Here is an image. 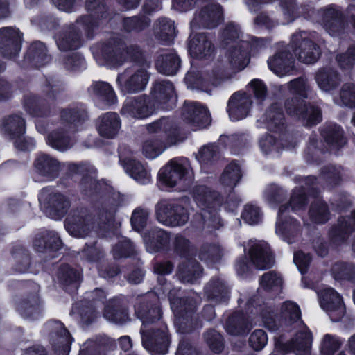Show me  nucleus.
<instances>
[{"instance_id": "f257e3e1", "label": "nucleus", "mask_w": 355, "mask_h": 355, "mask_svg": "<svg viewBox=\"0 0 355 355\" xmlns=\"http://www.w3.org/2000/svg\"><path fill=\"white\" fill-rule=\"evenodd\" d=\"M87 117L86 110L82 105L63 110L60 118L64 127L57 128L48 135V144L60 151L71 148L73 141L70 134L76 132Z\"/></svg>"}, {"instance_id": "f03ea898", "label": "nucleus", "mask_w": 355, "mask_h": 355, "mask_svg": "<svg viewBox=\"0 0 355 355\" xmlns=\"http://www.w3.org/2000/svg\"><path fill=\"white\" fill-rule=\"evenodd\" d=\"M248 310L257 314L260 312L263 324L270 331H276L280 327H288L301 322V310L298 304L291 300L284 302L279 309V318L270 307L261 308L255 304V300L250 299L248 302Z\"/></svg>"}, {"instance_id": "7ed1b4c3", "label": "nucleus", "mask_w": 355, "mask_h": 355, "mask_svg": "<svg viewBox=\"0 0 355 355\" xmlns=\"http://www.w3.org/2000/svg\"><path fill=\"white\" fill-rule=\"evenodd\" d=\"M193 198L201 209L200 216L204 221V229L208 232L218 230L223 226L217 211L222 205V198L215 191L205 185L196 186L193 191Z\"/></svg>"}, {"instance_id": "20e7f679", "label": "nucleus", "mask_w": 355, "mask_h": 355, "mask_svg": "<svg viewBox=\"0 0 355 355\" xmlns=\"http://www.w3.org/2000/svg\"><path fill=\"white\" fill-rule=\"evenodd\" d=\"M189 200L187 197L161 200L155 207L156 219L166 227H182L189 220Z\"/></svg>"}, {"instance_id": "39448f33", "label": "nucleus", "mask_w": 355, "mask_h": 355, "mask_svg": "<svg viewBox=\"0 0 355 355\" xmlns=\"http://www.w3.org/2000/svg\"><path fill=\"white\" fill-rule=\"evenodd\" d=\"M85 8L88 14L79 17L77 24H82L85 35L91 37L97 28L107 25L114 15L109 11L106 0H86Z\"/></svg>"}, {"instance_id": "423d86ee", "label": "nucleus", "mask_w": 355, "mask_h": 355, "mask_svg": "<svg viewBox=\"0 0 355 355\" xmlns=\"http://www.w3.org/2000/svg\"><path fill=\"white\" fill-rule=\"evenodd\" d=\"M144 327H141L142 345L148 351L153 354H165L171 343L170 335L166 325L160 323L146 329V324L150 320L146 315L142 313Z\"/></svg>"}, {"instance_id": "0eeeda50", "label": "nucleus", "mask_w": 355, "mask_h": 355, "mask_svg": "<svg viewBox=\"0 0 355 355\" xmlns=\"http://www.w3.org/2000/svg\"><path fill=\"white\" fill-rule=\"evenodd\" d=\"M131 50H136L137 53L139 52L137 47L130 46L128 49L121 40L112 38L100 45L95 56L101 65L118 67L126 62L128 55L131 54Z\"/></svg>"}, {"instance_id": "6e6552de", "label": "nucleus", "mask_w": 355, "mask_h": 355, "mask_svg": "<svg viewBox=\"0 0 355 355\" xmlns=\"http://www.w3.org/2000/svg\"><path fill=\"white\" fill-rule=\"evenodd\" d=\"M168 290L171 309L176 317L178 331L181 334L189 333L191 331L192 315L196 310V303L191 298L176 296L178 291L171 290L169 285L165 286L164 292Z\"/></svg>"}, {"instance_id": "1a4fd4ad", "label": "nucleus", "mask_w": 355, "mask_h": 355, "mask_svg": "<svg viewBox=\"0 0 355 355\" xmlns=\"http://www.w3.org/2000/svg\"><path fill=\"white\" fill-rule=\"evenodd\" d=\"M193 177L190 162L184 157L170 160L159 171L160 181L169 187H174L181 182L189 183Z\"/></svg>"}, {"instance_id": "9d476101", "label": "nucleus", "mask_w": 355, "mask_h": 355, "mask_svg": "<svg viewBox=\"0 0 355 355\" xmlns=\"http://www.w3.org/2000/svg\"><path fill=\"white\" fill-rule=\"evenodd\" d=\"M150 64H134L125 69L118 75L116 82L121 89L127 93L134 94L144 90L149 80L148 69Z\"/></svg>"}, {"instance_id": "9b49d317", "label": "nucleus", "mask_w": 355, "mask_h": 355, "mask_svg": "<svg viewBox=\"0 0 355 355\" xmlns=\"http://www.w3.org/2000/svg\"><path fill=\"white\" fill-rule=\"evenodd\" d=\"M285 109L287 114L304 125H313L322 120L321 109L313 104L306 103L299 97H291L286 100Z\"/></svg>"}, {"instance_id": "f8f14e48", "label": "nucleus", "mask_w": 355, "mask_h": 355, "mask_svg": "<svg viewBox=\"0 0 355 355\" xmlns=\"http://www.w3.org/2000/svg\"><path fill=\"white\" fill-rule=\"evenodd\" d=\"M65 228L69 234L82 238L96 230L94 217L85 208L73 209L65 220Z\"/></svg>"}, {"instance_id": "ddd939ff", "label": "nucleus", "mask_w": 355, "mask_h": 355, "mask_svg": "<svg viewBox=\"0 0 355 355\" xmlns=\"http://www.w3.org/2000/svg\"><path fill=\"white\" fill-rule=\"evenodd\" d=\"M39 201L46 215L54 220L63 218L71 207L68 197L60 193H50L47 189L41 191Z\"/></svg>"}, {"instance_id": "4468645a", "label": "nucleus", "mask_w": 355, "mask_h": 355, "mask_svg": "<svg viewBox=\"0 0 355 355\" xmlns=\"http://www.w3.org/2000/svg\"><path fill=\"white\" fill-rule=\"evenodd\" d=\"M291 46L298 60L304 64L315 62L321 54L320 47L309 38L306 32L293 34Z\"/></svg>"}, {"instance_id": "2eb2a0df", "label": "nucleus", "mask_w": 355, "mask_h": 355, "mask_svg": "<svg viewBox=\"0 0 355 355\" xmlns=\"http://www.w3.org/2000/svg\"><path fill=\"white\" fill-rule=\"evenodd\" d=\"M1 130L10 139H15V146L21 150H29V144L22 138L25 132L24 119L19 114H12L5 117L1 122Z\"/></svg>"}, {"instance_id": "dca6fc26", "label": "nucleus", "mask_w": 355, "mask_h": 355, "mask_svg": "<svg viewBox=\"0 0 355 355\" xmlns=\"http://www.w3.org/2000/svg\"><path fill=\"white\" fill-rule=\"evenodd\" d=\"M224 80L223 70L215 69L211 73H202L191 69L187 73L184 80L188 87L207 92L209 86H217Z\"/></svg>"}, {"instance_id": "f3484780", "label": "nucleus", "mask_w": 355, "mask_h": 355, "mask_svg": "<svg viewBox=\"0 0 355 355\" xmlns=\"http://www.w3.org/2000/svg\"><path fill=\"white\" fill-rule=\"evenodd\" d=\"M223 19V9L220 5L211 3L203 6L195 13L191 22L192 29L198 28H213Z\"/></svg>"}, {"instance_id": "a211bd4d", "label": "nucleus", "mask_w": 355, "mask_h": 355, "mask_svg": "<svg viewBox=\"0 0 355 355\" xmlns=\"http://www.w3.org/2000/svg\"><path fill=\"white\" fill-rule=\"evenodd\" d=\"M319 295L321 308L332 322H338L345 313V308L338 293L331 288L322 290Z\"/></svg>"}, {"instance_id": "6ab92c4d", "label": "nucleus", "mask_w": 355, "mask_h": 355, "mask_svg": "<svg viewBox=\"0 0 355 355\" xmlns=\"http://www.w3.org/2000/svg\"><path fill=\"white\" fill-rule=\"evenodd\" d=\"M155 105H152L150 98L144 95L127 98L123 105L122 115L142 119L150 116L155 111Z\"/></svg>"}, {"instance_id": "aec40b11", "label": "nucleus", "mask_w": 355, "mask_h": 355, "mask_svg": "<svg viewBox=\"0 0 355 355\" xmlns=\"http://www.w3.org/2000/svg\"><path fill=\"white\" fill-rule=\"evenodd\" d=\"M119 160L126 173L135 180L145 184L150 181L149 171L141 163L135 159L132 153L125 146L119 148Z\"/></svg>"}, {"instance_id": "412c9836", "label": "nucleus", "mask_w": 355, "mask_h": 355, "mask_svg": "<svg viewBox=\"0 0 355 355\" xmlns=\"http://www.w3.org/2000/svg\"><path fill=\"white\" fill-rule=\"evenodd\" d=\"M158 297L155 293H148L146 295L138 299V302L135 305V313L142 322L141 327H144V320L142 313L149 318L150 321L146 324V329L149 327L155 325L156 322L161 318V310L157 305Z\"/></svg>"}, {"instance_id": "4be33fe9", "label": "nucleus", "mask_w": 355, "mask_h": 355, "mask_svg": "<svg viewBox=\"0 0 355 355\" xmlns=\"http://www.w3.org/2000/svg\"><path fill=\"white\" fill-rule=\"evenodd\" d=\"M151 95L155 107L164 110L171 109L177 101L173 85L168 80H157L153 84Z\"/></svg>"}, {"instance_id": "5701e85b", "label": "nucleus", "mask_w": 355, "mask_h": 355, "mask_svg": "<svg viewBox=\"0 0 355 355\" xmlns=\"http://www.w3.org/2000/svg\"><path fill=\"white\" fill-rule=\"evenodd\" d=\"M288 209L286 205H281L279 209L276 224V233L288 243L295 241L300 233V223L293 218L287 217L285 211Z\"/></svg>"}, {"instance_id": "b1692460", "label": "nucleus", "mask_w": 355, "mask_h": 355, "mask_svg": "<svg viewBox=\"0 0 355 355\" xmlns=\"http://www.w3.org/2000/svg\"><path fill=\"white\" fill-rule=\"evenodd\" d=\"M52 89V94L49 93L47 98H38L36 96L30 94L24 98V107L28 113L33 116L44 117L47 116L51 110L55 99L56 89L47 86L46 92Z\"/></svg>"}, {"instance_id": "393cba45", "label": "nucleus", "mask_w": 355, "mask_h": 355, "mask_svg": "<svg viewBox=\"0 0 355 355\" xmlns=\"http://www.w3.org/2000/svg\"><path fill=\"white\" fill-rule=\"evenodd\" d=\"M182 116L184 121L198 128H206L211 121L207 110L197 102L186 101Z\"/></svg>"}, {"instance_id": "a878e982", "label": "nucleus", "mask_w": 355, "mask_h": 355, "mask_svg": "<svg viewBox=\"0 0 355 355\" xmlns=\"http://www.w3.org/2000/svg\"><path fill=\"white\" fill-rule=\"evenodd\" d=\"M83 31L85 32L82 24H77L76 20L57 35L58 47L62 51L77 49L83 44Z\"/></svg>"}, {"instance_id": "bb28decb", "label": "nucleus", "mask_w": 355, "mask_h": 355, "mask_svg": "<svg viewBox=\"0 0 355 355\" xmlns=\"http://www.w3.org/2000/svg\"><path fill=\"white\" fill-rule=\"evenodd\" d=\"M21 37L18 29L6 27L0 29V52L6 58L16 56L21 49Z\"/></svg>"}, {"instance_id": "cd10ccee", "label": "nucleus", "mask_w": 355, "mask_h": 355, "mask_svg": "<svg viewBox=\"0 0 355 355\" xmlns=\"http://www.w3.org/2000/svg\"><path fill=\"white\" fill-rule=\"evenodd\" d=\"M147 130L149 133L159 134L168 146L175 145L182 140L178 129L174 125L173 121L168 118H161L148 124Z\"/></svg>"}, {"instance_id": "c85d7f7f", "label": "nucleus", "mask_w": 355, "mask_h": 355, "mask_svg": "<svg viewBox=\"0 0 355 355\" xmlns=\"http://www.w3.org/2000/svg\"><path fill=\"white\" fill-rule=\"evenodd\" d=\"M67 169L71 175L78 173L83 175L80 182V188L84 195L89 196L97 192L98 190V183L93 175L94 172L92 171V169L87 164L69 163L67 164Z\"/></svg>"}, {"instance_id": "c756f323", "label": "nucleus", "mask_w": 355, "mask_h": 355, "mask_svg": "<svg viewBox=\"0 0 355 355\" xmlns=\"http://www.w3.org/2000/svg\"><path fill=\"white\" fill-rule=\"evenodd\" d=\"M294 58L287 47L277 52L268 60V65L271 71L279 76L291 74L294 70Z\"/></svg>"}, {"instance_id": "7c9ffc66", "label": "nucleus", "mask_w": 355, "mask_h": 355, "mask_svg": "<svg viewBox=\"0 0 355 355\" xmlns=\"http://www.w3.org/2000/svg\"><path fill=\"white\" fill-rule=\"evenodd\" d=\"M252 102L250 95L246 93H234L227 103V110L231 120L238 121L245 118L249 112Z\"/></svg>"}, {"instance_id": "2f4dec72", "label": "nucleus", "mask_w": 355, "mask_h": 355, "mask_svg": "<svg viewBox=\"0 0 355 355\" xmlns=\"http://www.w3.org/2000/svg\"><path fill=\"white\" fill-rule=\"evenodd\" d=\"M49 325L53 330V334L51 336V343L55 351L59 355H67L73 341L69 332L60 322H50Z\"/></svg>"}, {"instance_id": "473e14b6", "label": "nucleus", "mask_w": 355, "mask_h": 355, "mask_svg": "<svg viewBox=\"0 0 355 355\" xmlns=\"http://www.w3.org/2000/svg\"><path fill=\"white\" fill-rule=\"evenodd\" d=\"M249 256L252 263L259 270L271 268L274 263V258L268 245L262 241H257L250 245Z\"/></svg>"}, {"instance_id": "72a5a7b5", "label": "nucleus", "mask_w": 355, "mask_h": 355, "mask_svg": "<svg viewBox=\"0 0 355 355\" xmlns=\"http://www.w3.org/2000/svg\"><path fill=\"white\" fill-rule=\"evenodd\" d=\"M225 49V58L230 67L242 70L247 66L249 62V44L247 42L242 41L241 44L231 45Z\"/></svg>"}, {"instance_id": "f704fd0d", "label": "nucleus", "mask_w": 355, "mask_h": 355, "mask_svg": "<svg viewBox=\"0 0 355 355\" xmlns=\"http://www.w3.org/2000/svg\"><path fill=\"white\" fill-rule=\"evenodd\" d=\"M313 337L311 331L304 327L297 331L294 337L285 345L282 349L293 352L296 355H308L310 353Z\"/></svg>"}, {"instance_id": "c9c22d12", "label": "nucleus", "mask_w": 355, "mask_h": 355, "mask_svg": "<svg viewBox=\"0 0 355 355\" xmlns=\"http://www.w3.org/2000/svg\"><path fill=\"white\" fill-rule=\"evenodd\" d=\"M189 51L192 57L201 59L211 56L214 51V46L206 34H191L189 41Z\"/></svg>"}, {"instance_id": "e433bc0d", "label": "nucleus", "mask_w": 355, "mask_h": 355, "mask_svg": "<svg viewBox=\"0 0 355 355\" xmlns=\"http://www.w3.org/2000/svg\"><path fill=\"white\" fill-rule=\"evenodd\" d=\"M121 128V120L115 112H107L98 119L97 130L99 135L107 139H113Z\"/></svg>"}, {"instance_id": "4c0bfd02", "label": "nucleus", "mask_w": 355, "mask_h": 355, "mask_svg": "<svg viewBox=\"0 0 355 355\" xmlns=\"http://www.w3.org/2000/svg\"><path fill=\"white\" fill-rule=\"evenodd\" d=\"M315 80L318 87L327 93H331L336 90L341 82L340 74L331 68L318 70L315 76Z\"/></svg>"}, {"instance_id": "58836bf2", "label": "nucleus", "mask_w": 355, "mask_h": 355, "mask_svg": "<svg viewBox=\"0 0 355 355\" xmlns=\"http://www.w3.org/2000/svg\"><path fill=\"white\" fill-rule=\"evenodd\" d=\"M355 231V211L351 216L341 217L329 231V236L335 243L344 241L349 234Z\"/></svg>"}, {"instance_id": "ea45409f", "label": "nucleus", "mask_w": 355, "mask_h": 355, "mask_svg": "<svg viewBox=\"0 0 355 355\" xmlns=\"http://www.w3.org/2000/svg\"><path fill=\"white\" fill-rule=\"evenodd\" d=\"M322 24L329 35H335L343 27L341 12L334 6L326 8L322 13Z\"/></svg>"}, {"instance_id": "a19ab883", "label": "nucleus", "mask_w": 355, "mask_h": 355, "mask_svg": "<svg viewBox=\"0 0 355 355\" xmlns=\"http://www.w3.org/2000/svg\"><path fill=\"white\" fill-rule=\"evenodd\" d=\"M143 237L146 245L155 252L168 248L171 241L169 233L158 227L151 228Z\"/></svg>"}, {"instance_id": "79ce46f5", "label": "nucleus", "mask_w": 355, "mask_h": 355, "mask_svg": "<svg viewBox=\"0 0 355 355\" xmlns=\"http://www.w3.org/2000/svg\"><path fill=\"white\" fill-rule=\"evenodd\" d=\"M67 164H61L54 157L46 154L40 155L35 161V166L37 171L42 175L50 178H54L59 174L60 169Z\"/></svg>"}, {"instance_id": "37998d69", "label": "nucleus", "mask_w": 355, "mask_h": 355, "mask_svg": "<svg viewBox=\"0 0 355 355\" xmlns=\"http://www.w3.org/2000/svg\"><path fill=\"white\" fill-rule=\"evenodd\" d=\"M104 317L107 320L117 324H123L130 320L126 308L121 301L116 298L110 300L105 306Z\"/></svg>"}, {"instance_id": "c03bdc74", "label": "nucleus", "mask_w": 355, "mask_h": 355, "mask_svg": "<svg viewBox=\"0 0 355 355\" xmlns=\"http://www.w3.org/2000/svg\"><path fill=\"white\" fill-rule=\"evenodd\" d=\"M251 328L250 322L243 313L236 312L229 317L225 323L227 334L232 336H242Z\"/></svg>"}, {"instance_id": "a18cd8bd", "label": "nucleus", "mask_w": 355, "mask_h": 355, "mask_svg": "<svg viewBox=\"0 0 355 355\" xmlns=\"http://www.w3.org/2000/svg\"><path fill=\"white\" fill-rule=\"evenodd\" d=\"M202 273L200 264L193 259L185 260L181 263L177 270V275L182 282L194 283Z\"/></svg>"}, {"instance_id": "49530a36", "label": "nucleus", "mask_w": 355, "mask_h": 355, "mask_svg": "<svg viewBox=\"0 0 355 355\" xmlns=\"http://www.w3.org/2000/svg\"><path fill=\"white\" fill-rule=\"evenodd\" d=\"M33 246L40 252H43L48 248L55 251L61 248L62 241L55 232L45 231L36 235Z\"/></svg>"}, {"instance_id": "de8ad7c7", "label": "nucleus", "mask_w": 355, "mask_h": 355, "mask_svg": "<svg viewBox=\"0 0 355 355\" xmlns=\"http://www.w3.org/2000/svg\"><path fill=\"white\" fill-rule=\"evenodd\" d=\"M228 288L220 278L212 279L205 288V294L208 300L219 303L228 298Z\"/></svg>"}, {"instance_id": "09e8293b", "label": "nucleus", "mask_w": 355, "mask_h": 355, "mask_svg": "<svg viewBox=\"0 0 355 355\" xmlns=\"http://www.w3.org/2000/svg\"><path fill=\"white\" fill-rule=\"evenodd\" d=\"M155 33L158 39L171 42L177 35L175 22L169 18L160 17L155 24Z\"/></svg>"}, {"instance_id": "8fccbe9b", "label": "nucleus", "mask_w": 355, "mask_h": 355, "mask_svg": "<svg viewBox=\"0 0 355 355\" xmlns=\"http://www.w3.org/2000/svg\"><path fill=\"white\" fill-rule=\"evenodd\" d=\"M156 67L162 74L174 75L180 67V58L175 53L161 55L156 62Z\"/></svg>"}, {"instance_id": "3c124183", "label": "nucleus", "mask_w": 355, "mask_h": 355, "mask_svg": "<svg viewBox=\"0 0 355 355\" xmlns=\"http://www.w3.org/2000/svg\"><path fill=\"white\" fill-rule=\"evenodd\" d=\"M263 121L266 123L267 128L271 131L280 130L284 125V114L280 105L274 103L266 111Z\"/></svg>"}, {"instance_id": "603ef678", "label": "nucleus", "mask_w": 355, "mask_h": 355, "mask_svg": "<svg viewBox=\"0 0 355 355\" xmlns=\"http://www.w3.org/2000/svg\"><path fill=\"white\" fill-rule=\"evenodd\" d=\"M89 92L104 101L107 105H112L117 101L113 88L106 82H94L89 88Z\"/></svg>"}, {"instance_id": "864d4df0", "label": "nucleus", "mask_w": 355, "mask_h": 355, "mask_svg": "<svg viewBox=\"0 0 355 355\" xmlns=\"http://www.w3.org/2000/svg\"><path fill=\"white\" fill-rule=\"evenodd\" d=\"M241 177L240 166L235 162H231L221 174L220 183L224 188L232 190L236 186Z\"/></svg>"}, {"instance_id": "5fc2aeb1", "label": "nucleus", "mask_w": 355, "mask_h": 355, "mask_svg": "<svg viewBox=\"0 0 355 355\" xmlns=\"http://www.w3.org/2000/svg\"><path fill=\"white\" fill-rule=\"evenodd\" d=\"M322 135L325 141L335 148L343 147L347 142L343 129L336 124L325 127Z\"/></svg>"}, {"instance_id": "6e6d98bb", "label": "nucleus", "mask_w": 355, "mask_h": 355, "mask_svg": "<svg viewBox=\"0 0 355 355\" xmlns=\"http://www.w3.org/2000/svg\"><path fill=\"white\" fill-rule=\"evenodd\" d=\"M17 311L22 317L29 320L37 319L40 315L39 300L37 295H32L27 299L21 300L18 306Z\"/></svg>"}, {"instance_id": "4d7b16f0", "label": "nucleus", "mask_w": 355, "mask_h": 355, "mask_svg": "<svg viewBox=\"0 0 355 355\" xmlns=\"http://www.w3.org/2000/svg\"><path fill=\"white\" fill-rule=\"evenodd\" d=\"M26 58L38 67L45 65L50 60L45 45L40 42H35L30 46Z\"/></svg>"}, {"instance_id": "13d9d810", "label": "nucleus", "mask_w": 355, "mask_h": 355, "mask_svg": "<svg viewBox=\"0 0 355 355\" xmlns=\"http://www.w3.org/2000/svg\"><path fill=\"white\" fill-rule=\"evenodd\" d=\"M334 103L340 106L355 107V83L348 82L343 84L339 91V94L334 97Z\"/></svg>"}, {"instance_id": "bf43d9fd", "label": "nucleus", "mask_w": 355, "mask_h": 355, "mask_svg": "<svg viewBox=\"0 0 355 355\" xmlns=\"http://www.w3.org/2000/svg\"><path fill=\"white\" fill-rule=\"evenodd\" d=\"M331 275L336 280L355 282V265L348 262H338L331 268Z\"/></svg>"}, {"instance_id": "052dcab7", "label": "nucleus", "mask_w": 355, "mask_h": 355, "mask_svg": "<svg viewBox=\"0 0 355 355\" xmlns=\"http://www.w3.org/2000/svg\"><path fill=\"white\" fill-rule=\"evenodd\" d=\"M259 284V292L261 290H263L266 292L277 293L282 288V279L280 275L275 271H269L261 276Z\"/></svg>"}, {"instance_id": "680f3d73", "label": "nucleus", "mask_w": 355, "mask_h": 355, "mask_svg": "<svg viewBox=\"0 0 355 355\" xmlns=\"http://www.w3.org/2000/svg\"><path fill=\"white\" fill-rule=\"evenodd\" d=\"M287 87L291 94L299 96V98L304 100L311 98L312 88L307 78L299 77L295 78L287 84Z\"/></svg>"}, {"instance_id": "e2e57ef3", "label": "nucleus", "mask_w": 355, "mask_h": 355, "mask_svg": "<svg viewBox=\"0 0 355 355\" xmlns=\"http://www.w3.org/2000/svg\"><path fill=\"white\" fill-rule=\"evenodd\" d=\"M309 215L310 219L315 223H324L330 218L327 203L320 200H316L311 205Z\"/></svg>"}, {"instance_id": "0e129e2a", "label": "nucleus", "mask_w": 355, "mask_h": 355, "mask_svg": "<svg viewBox=\"0 0 355 355\" xmlns=\"http://www.w3.org/2000/svg\"><path fill=\"white\" fill-rule=\"evenodd\" d=\"M343 171L340 166L334 165L324 166L321 171L320 178L324 181L329 187H335L341 182L343 175Z\"/></svg>"}, {"instance_id": "69168bd1", "label": "nucleus", "mask_w": 355, "mask_h": 355, "mask_svg": "<svg viewBox=\"0 0 355 355\" xmlns=\"http://www.w3.org/2000/svg\"><path fill=\"white\" fill-rule=\"evenodd\" d=\"M169 146L157 138H151L144 141L142 147L144 155L148 159H154L161 155Z\"/></svg>"}, {"instance_id": "338daca9", "label": "nucleus", "mask_w": 355, "mask_h": 355, "mask_svg": "<svg viewBox=\"0 0 355 355\" xmlns=\"http://www.w3.org/2000/svg\"><path fill=\"white\" fill-rule=\"evenodd\" d=\"M240 35L241 31L239 26L233 22L228 23L221 34V44L223 48L241 44L243 40H239Z\"/></svg>"}, {"instance_id": "774afa93", "label": "nucleus", "mask_w": 355, "mask_h": 355, "mask_svg": "<svg viewBox=\"0 0 355 355\" xmlns=\"http://www.w3.org/2000/svg\"><path fill=\"white\" fill-rule=\"evenodd\" d=\"M197 159L200 164L207 167L212 165L219 158V150L218 146L209 144L203 146L197 155Z\"/></svg>"}]
</instances>
